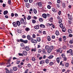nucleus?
<instances>
[{
	"label": "nucleus",
	"instance_id": "1",
	"mask_svg": "<svg viewBox=\"0 0 73 73\" xmlns=\"http://www.w3.org/2000/svg\"><path fill=\"white\" fill-rule=\"evenodd\" d=\"M16 23L15 22H13V26L14 27H17V25L18 26H20L21 25V23L19 21H17Z\"/></svg>",
	"mask_w": 73,
	"mask_h": 73
},
{
	"label": "nucleus",
	"instance_id": "2",
	"mask_svg": "<svg viewBox=\"0 0 73 73\" xmlns=\"http://www.w3.org/2000/svg\"><path fill=\"white\" fill-rule=\"evenodd\" d=\"M20 41L21 42H23V43L25 44H27L28 43V41L27 40H24L23 39H20Z\"/></svg>",
	"mask_w": 73,
	"mask_h": 73
},
{
	"label": "nucleus",
	"instance_id": "3",
	"mask_svg": "<svg viewBox=\"0 0 73 73\" xmlns=\"http://www.w3.org/2000/svg\"><path fill=\"white\" fill-rule=\"evenodd\" d=\"M23 49H25V50L27 51H29L30 49V48H29V46H26V47L25 46V47H24L23 48Z\"/></svg>",
	"mask_w": 73,
	"mask_h": 73
},
{
	"label": "nucleus",
	"instance_id": "4",
	"mask_svg": "<svg viewBox=\"0 0 73 73\" xmlns=\"http://www.w3.org/2000/svg\"><path fill=\"white\" fill-rule=\"evenodd\" d=\"M31 41L32 43L36 44L37 43V41L36 39H31Z\"/></svg>",
	"mask_w": 73,
	"mask_h": 73
},
{
	"label": "nucleus",
	"instance_id": "5",
	"mask_svg": "<svg viewBox=\"0 0 73 73\" xmlns=\"http://www.w3.org/2000/svg\"><path fill=\"white\" fill-rule=\"evenodd\" d=\"M63 51V50L62 48H60L59 49L57 50L56 51L57 52H59L60 53H62V51Z\"/></svg>",
	"mask_w": 73,
	"mask_h": 73
},
{
	"label": "nucleus",
	"instance_id": "6",
	"mask_svg": "<svg viewBox=\"0 0 73 73\" xmlns=\"http://www.w3.org/2000/svg\"><path fill=\"white\" fill-rule=\"evenodd\" d=\"M36 4L37 5H38L39 6V7H42V4L40 2H39L38 3L37 2Z\"/></svg>",
	"mask_w": 73,
	"mask_h": 73
},
{
	"label": "nucleus",
	"instance_id": "7",
	"mask_svg": "<svg viewBox=\"0 0 73 73\" xmlns=\"http://www.w3.org/2000/svg\"><path fill=\"white\" fill-rule=\"evenodd\" d=\"M39 26L40 25H37L35 26L34 27V28L36 30L38 29L39 28Z\"/></svg>",
	"mask_w": 73,
	"mask_h": 73
},
{
	"label": "nucleus",
	"instance_id": "8",
	"mask_svg": "<svg viewBox=\"0 0 73 73\" xmlns=\"http://www.w3.org/2000/svg\"><path fill=\"white\" fill-rule=\"evenodd\" d=\"M25 20L23 18H21V20H20V22L21 24H23V23L24 22Z\"/></svg>",
	"mask_w": 73,
	"mask_h": 73
},
{
	"label": "nucleus",
	"instance_id": "9",
	"mask_svg": "<svg viewBox=\"0 0 73 73\" xmlns=\"http://www.w3.org/2000/svg\"><path fill=\"white\" fill-rule=\"evenodd\" d=\"M67 53L72 54V50L71 49H70L69 50H67Z\"/></svg>",
	"mask_w": 73,
	"mask_h": 73
},
{
	"label": "nucleus",
	"instance_id": "10",
	"mask_svg": "<svg viewBox=\"0 0 73 73\" xmlns=\"http://www.w3.org/2000/svg\"><path fill=\"white\" fill-rule=\"evenodd\" d=\"M42 17L43 18L46 19L47 17V15L46 14H42Z\"/></svg>",
	"mask_w": 73,
	"mask_h": 73
},
{
	"label": "nucleus",
	"instance_id": "11",
	"mask_svg": "<svg viewBox=\"0 0 73 73\" xmlns=\"http://www.w3.org/2000/svg\"><path fill=\"white\" fill-rule=\"evenodd\" d=\"M36 40H37V41H38V42H40V41L41 40V39L40 37H38L36 38Z\"/></svg>",
	"mask_w": 73,
	"mask_h": 73
},
{
	"label": "nucleus",
	"instance_id": "12",
	"mask_svg": "<svg viewBox=\"0 0 73 73\" xmlns=\"http://www.w3.org/2000/svg\"><path fill=\"white\" fill-rule=\"evenodd\" d=\"M23 54L25 56H27V52L26 51H23Z\"/></svg>",
	"mask_w": 73,
	"mask_h": 73
},
{
	"label": "nucleus",
	"instance_id": "13",
	"mask_svg": "<svg viewBox=\"0 0 73 73\" xmlns=\"http://www.w3.org/2000/svg\"><path fill=\"white\" fill-rule=\"evenodd\" d=\"M55 34L56 36H58L59 35V32L58 31L56 30L55 32Z\"/></svg>",
	"mask_w": 73,
	"mask_h": 73
},
{
	"label": "nucleus",
	"instance_id": "14",
	"mask_svg": "<svg viewBox=\"0 0 73 73\" xmlns=\"http://www.w3.org/2000/svg\"><path fill=\"white\" fill-rule=\"evenodd\" d=\"M62 6L63 8H66V4L65 3H62Z\"/></svg>",
	"mask_w": 73,
	"mask_h": 73
},
{
	"label": "nucleus",
	"instance_id": "15",
	"mask_svg": "<svg viewBox=\"0 0 73 73\" xmlns=\"http://www.w3.org/2000/svg\"><path fill=\"white\" fill-rule=\"evenodd\" d=\"M54 56L52 55H50L48 57V58H49V59H51L53 58Z\"/></svg>",
	"mask_w": 73,
	"mask_h": 73
},
{
	"label": "nucleus",
	"instance_id": "16",
	"mask_svg": "<svg viewBox=\"0 0 73 73\" xmlns=\"http://www.w3.org/2000/svg\"><path fill=\"white\" fill-rule=\"evenodd\" d=\"M40 27L41 28H44L45 27V26L43 24H40Z\"/></svg>",
	"mask_w": 73,
	"mask_h": 73
},
{
	"label": "nucleus",
	"instance_id": "17",
	"mask_svg": "<svg viewBox=\"0 0 73 73\" xmlns=\"http://www.w3.org/2000/svg\"><path fill=\"white\" fill-rule=\"evenodd\" d=\"M51 38L50 36H47V40L48 41H51Z\"/></svg>",
	"mask_w": 73,
	"mask_h": 73
},
{
	"label": "nucleus",
	"instance_id": "18",
	"mask_svg": "<svg viewBox=\"0 0 73 73\" xmlns=\"http://www.w3.org/2000/svg\"><path fill=\"white\" fill-rule=\"evenodd\" d=\"M26 7H27V8H29L30 7V5L29 4V3H27L25 5Z\"/></svg>",
	"mask_w": 73,
	"mask_h": 73
},
{
	"label": "nucleus",
	"instance_id": "19",
	"mask_svg": "<svg viewBox=\"0 0 73 73\" xmlns=\"http://www.w3.org/2000/svg\"><path fill=\"white\" fill-rule=\"evenodd\" d=\"M8 13V11H4L3 12V14L4 15H6Z\"/></svg>",
	"mask_w": 73,
	"mask_h": 73
},
{
	"label": "nucleus",
	"instance_id": "20",
	"mask_svg": "<svg viewBox=\"0 0 73 73\" xmlns=\"http://www.w3.org/2000/svg\"><path fill=\"white\" fill-rule=\"evenodd\" d=\"M56 60L57 61V63L58 64H59L60 61L59 60V57H57L56 58Z\"/></svg>",
	"mask_w": 73,
	"mask_h": 73
},
{
	"label": "nucleus",
	"instance_id": "21",
	"mask_svg": "<svg viewBox=\"0 0 73 73\" xmlns=\"http://www.w3.org/2000/svg\"><path fill=\"white\" fill-rule=\"evenodd\" d=\"M30 29L29 27L25 28V31H26V32H28V31H30Z\"/></svg>",
	"mask_w": 73,
	"mask_h": 73
},
{
	"label": "nucleus",
	"instance_id": "22",
	"mask_svg": "<svg viewBox=\"0 0 73 73\" xmlns=\"http://www.w3.org/2000/svg\"><path fill=\"white\" fill-rule=\"evenodd\" d=\"M27 38L28 40H31L30 36L29 35H28L27 36Z\"/></svg>",
	"mask_w": 73,
	"mask_h": 73
},
{
	"label": "nucleus",
	"instance_id": "23",
	"mask_svg": "<svg viewBox=\"0 0 73 73\" xmlns=\"http://www.w3.org/2000/svg\"><path fill=\"white\" fill-rule=\"evenodd\" d=\"M54 64V63L53 62H51L49 63V65L50 66H52Z\"/></svg>",
	"mask_w": 73,
	"mask_h": 73
},
{
	"label": "nucleus",
	"instance_id": "24",
	"mask_svg": "<svg viewBox=\"0 0 73 73\" xmlns=\"http://www.w3.org/2000/svg\"><path fill=\"white\" fill-rule=\"evenodd\" d=\"M45 62L46 64H48L49 62V60L48 59H46Z\"/></svg>",
	"mask_w": 73,
	"mask_h": 73
},
{
	"label": "nucleus",
	"instance_id": "25",
	"mask_svg": "<svg viewBox=\"0 0 73 73\" xmlns=\"http://www.w3.org/2000/svg\"><path fill=\"white\" fill-rule=\"evenodd\" d=\"M13 70L14 71H17V68L16 67H14L13 68Z\"/></svg>",
	"mask_w": 73,
	"mask_h": 73
},
{
	"label": "nucleus",
	"instance_id": "26",
	"mask_svg": "<svg viewBox=\"0 0 73 73\" xmlns=\"http://www.w3.org/2000/svg\"><path fill=\"white\" fill-rule=\"evenodd\" d=\"M33 11L34 13H35V14H36V13H37V11H36V9H33Z\"/></svg>",
	"mask_w": 73,
	"mask_h": 73
},
{
	"label": "nucleus",
	"instance_id": "27",
	"mask_svg": "<svg viewBox=\"0 0 73 73\" xmlns=\"http://www.w3.org/2000/svg\"><path fill=\"white\" fill-rule=\"evenodd\" d=\"M31 17L30 16V15H28V17H27V19L28 20H29L31 19Z\"/></svg>",
	"mask_w": 73,
	"mask_h": 73
},
{
	"label": "nucleus",
	"instance_id": "28",
	"mask_svg": "<svg viewBox=\"0 0 73 73\" xmlns=\"http://www.w3.org/2000/svg\"><path fill=\"white\" fill-rule=\"evenodd\" d=\"M32 61H35V60H36V59L35 58V57H33L32 58Z\"/></svg>",
	"mask_w": 73,
	"mask_h": 73
},
{
	"label": "nucleus",
	"instance_id": "29",
	"mask_svg": "<svg viewBox=\"0 0 73 73\" xmlns=\"http://www.w3.org/2000/svg\"><path fill=\"white\" fill-rule=\"evenodd\" d=\"M49 46H48L47 45L46 46H45V49H46V50H48V49H49Z\"/></svg>",
	"mask_w": 73,
	"mask_h": 73
},
{
	"label": "nucleus",
	"instance_id": "30",
	"mask_svg": "<svg viewBox=\"0 0 73 73\" xmlns=\"http://www.w3.org/2000/svg\"><path fill=\"white\" fill-rule=\"evenodd\" d=\"M69 63H65V66H66V67H68V66H69Z\"/></svg>",
	"mask_w": 73,
	"mask_h": 73
},
{
	"label": "nucleus",
	"instance_id": "31",
	"mask_svg": "<svg viewBox=\"0 0 73 73\" xmlns=\"http://www.w3.org/2000/svg\"><path fill=\"white\" fill-rule=\"evenodd\" d=\"M20 45L21 47H25V46L24 44H23V43H21L20 44Z\"/></svg>",
	"mask_w": 73,
	"mask_h": 73
},
{
	"label": "nucleus",
	"instance_id": "32",
	"mask_svg": "<svg viewBox=\"0 0 73 73\" xmlns=\"http://www.w3.org/2000/svg\"><path fill=\"white\" fill-rule=\"evenodd\" d=\"M52 51V49L51 48H49L48 49V50L47 51V52L48 53H50Z\"/></svg>",
	"mask_w": 73,
	"mask_h": 73
},
{
	"label": "nucleus",
	"instance_id": "33",
	"mask_svg": "<svg viewBox=\"0 0 73 73\" xmlns=\"http://www.w3.org/2000/svg\"><path fill=\"white\" fill-rule=\"evenodd\" d=\"M68 32L69 33H71L72 32V30L71 29H68Z\"/></svg>",
	"mask_w": 73,
	"mask_h": 73
},
{
	"label": "nucleus",
	"instance_id": "34",
	"mask_svg": "<svg viewBox=\"0 0 73 73\" xmlns=\"http://www.w3.org/2000/svg\"><path fill=\"white\" fill-rule=\"evenodd\" d=\"M59 26L60 28H62L63 26L62 23H60V24L59 25Z\"/></svg>",
	"mask_w": 73,
	"mask_h": 73
},
{
	"label": "nucleus",
	"instance_id": "35",
	"mask_svg": "<svg viewBox=\"0 0 73 73\" xmlns=\"http://www.w3.org/2000/svg\"><path fill=\"white\" fill-rule=\"evenodd\" d=\"M43 19L42 18H40L39 19V21H40V22H42L43 21Z\"/></svg>",
	"mask_w": 73,
	"mask_h": 73
},
{
	"label": "nucleus",
	"instance_id": "36",
	"mask_svg": "<svg viewBox=\"0 0 73 73\" xmlns=\"http://www.w3.org/2000/svg\"><path fill=\"white\" fill-rule=\"evenodd\" d=\"M36 22V21H35V20L34 19L32 20V23H33V24H35Z\"/></svg>",
	"mask_w": 73,
	"mask_h": 73
},
{
	"label": "nucleus",
	"instance_id": "37",
	"mask_svg": "<svg viewBox=\"0 0 73 73\" xmlns=\"http://www.w3.org/2000/svg\"><path fill=\"white\" fill-rule=\"evenodd\" d=\"M43 63H44V60H41L40 61V64H43Z\"/></svg>",
	"mask_w": 73,
	"mask_h": 73
},
{
	"label": "nucleus",
	"instance_id": "38",
	"mask_svg": "<svg viewBox=\"0 0 73 73\" xmlns=\"http://www.w3.org/2000/svg\"><path fill=\"white\" fill-rule=\"evenodd\" d=\"M52 11L54 12H56V10H55V9L54 8H52Z\"/></svg>",
	"mask_w": 73,
	"mask_h": 73
},
{
	"label": "nucleus",
	"instance_id": "39",
	"mask_svg": "<svg viewBox=\"0 0 73 73\" xmlns=\"http://www.w3.org/2000/svg\"><path fill=\"white\" fill-rule=\"evenodd\" d=\"M66 31V29L65 28H63V29H62V31L63 32H65Z\"/></svg>",
	"mask_w": 73,
	"mask_h": 73
},
{
	"label": "nucleus",
	"instance_id": "40",
	"mask_svg": "<svg viewBox=\"0 0 73 73\" xmlns=\"http://www.w3.org/2000/svg\"><path fill=\"white\" fill-rule=\"evenodd\" d=\"M62 22V19H60L58 22L59 24H60V23H61Z\"/></svg>",
	"mask_w": 73,
	"mask_h": 73
},
{
	"label": "nucleus",
	"instance_id": "41",
	"mask_svg": "<svg viewBox=\"0 0 73 73\" xmlns=\"http://www.w3.org/2000/svg\"><path fill=\"white\" fill-rule=\"evenodd\" d=\"M63 38L64 40H66V36H63Z\"/></svg>",
	"mask_w": 73,
	"mask_h": 73
},
{
	"label": "nucleus",
	"instance_id": "42",
	"mask_svg": "<svg viewBox=\"0 0 73 73\" xmlns=\"http://www.w3.org/2000/svg\"><path fill=\"white\" fill-rule=\"evenodd\" d=\"M47 7L48 9H51V6H50V5H48Z\"/></svg>",
	"mask_w": 73,
	"mask_h": 73
},
{
	"label": "nucleus",
	"instance_id": "43",
	"mask_svg": "<svg viewBox=\"0 0 73 73\" xmlns=\"http://www.w3.org/2000/svg\"><path fill=\"white\" fill-rule=\"evenodd\" d=\"M22 37L23 38H26V36L25 35H23L22 36Z\"/></svg>",
	"mask_w": 73,
	"mask_h": 73
},
{
	"label": "nucleus",
	"instance_id": "44",
	"mask_svg": "<svg viewBox=\"0 0 73 73\" xmlns=\"http://www.w3.org/2000/svg\"><path fill=\"white\" fill-rule=\"evenodd\" d=\"M64 54H61V56L62 57V58H64L65 57V56H66L65 55H64Z\"/></svg>",
	"mask_w": 73,
	"mask_h": 73
},
{
	"label": "nucleus",
	"instance_id": "45",
	"mask_svg": "<svg viewBox=\"0 0 73 73\" xmlns=\"http://www.w3.org/2000/svg\"><path fill=\"white\" fill-rule=\"evenodd\" d=\"M10 60H8L7 61V63L6 64H10Z\"/></svg>",
	"mask_w": 73,
	"mask_h": 73
},
{
	"label": "nucleus",
	"instance_id": "46",
	"mask_svg": "<svg viewBox=\"0 0 73 73\" xmlns=\"http://www.w3.org/2000/svg\"><path fill=\"white\" fill-rule=\"evenodd\" d=\"M58 14L59 16H60V15L61 14V11H59L58 12Z\"/></svg>",
	"mask_w": 73,
	"mask_h": 73
},
{
	"label": "nucleus",
	"instance_id": "47",
	"mask_svg": "<svg viewBox=\"0 0 73 73\" xmlns=\"http://www.w3.org/2000/svg\"><path fill=\"white\" fill-rule=\"evenodd\" d=\"M32 51H34V52H36V48H35L34 49L33 48L31 50Z\"/></svg>",
	"mask_w": 73,
	"mask_h": 73
},
{
	"label": "nucleus",
	"instance_id": "48",
	"mask_svg": "<svg viewBox=\"0 0 73 73\" xmlns=\"http://www.w3.org/2000/svg\"><path fill=\"white\" fill-rule=\"evenodd\" d=\"M18 66V68H21L22 67V66L21 65V64H19Z\"/></svg>",
	"mask_w": 73,
	"mask_h": 73
},
{
	"label": "nucleus",
	"instance_id": "49",
	"mask_svg": "<svg viewBox=\"0 0 73 73\" xmlns=\"http://www.w3.org/2000/svg\"><path fill=\"white\" fill-rule=\"evenodd\" d=\"M29 69H27V70L25 71V73H28V72H29Z\"/></svg>",
	"mask_w": 73,
	"mask_h": 73
},
{
	"label": "nucleus",
	"instance_id": "50",
	"mask_svg": "<svg viewBox=\"0 0 73 73\" xmlns=\"http://www.w3.org/2000/svg\"><path fill=\"white\" fill-rule=\"evenodd\" d=\"M62 48L63 49H66V46H64L62 47Z\"/></svg>",
	"mask_w": 73,
	"mask_h": 73
},
{
	"label": "nucleus",
	"instance_id": "51",
	"mask_svg": "<svg viewBox=\"0 0 73 73\" xmlns=\"http://www.w3.org/2000/svg\"><path fill=\"white\" fill-rule=\"evenodd\" d=\"M42 52L43 54H46V52H45V49L42 50Z\"/></svg>",
	"mask_w": 73,
	"mask_h": 73
},
{
	"label": "nucleus",
	"instance_id": "52",
	"mask_svg": "<svg viewBox=\"0 0 73 73\" xmlns=\"http://www.w3.org/2000/svg\"><path fill=\"white\" fill-rule=\"evenodd\" d=\"M13 72V70H10L9 72V73H12Z\"/></svg>",
	"mask_w": 73,
	"mask_h": 73
},
{
	"label": "nucleus",
	"instance_id": "53",
	"mask_svg": "<svg viewBox=\"0 0 73 73\" xmlns=\"http://www.w3.org/2000/svg\"><path fill=\"white\" fill-rule=\"evenodd\" d=\"M70 48H73V45L72 44H70L69 45Z\"/></svg>",
	"mask_w": 73,
	"mask_h": 73
},
{
	"label": "nucleus",
	"instance_id": "54",
	"mask_svg": "<svg viewBox=\"0 0 73 73\" xmlns=\"http://www.w3.org/2000/svg\"><path fill=\"white\" fill-rule=\"evenodd\" d=\"M55 35H52V39H54L55 38Z\"/></svg>",
	"mask_w": 73,
	"mask_h": 73
},
{
	"label": "nucleus",
	"instance_id": "55",
	"mask_svg": "<svg viewBox=\"0 0 73 73\" xmlns=\"http://www.w3.org/2000/svg\"><path fill=\"white\" fill-rule=\"evenodd\" d=\"M69 43H70L71 44H73V42L72 41V40H70L69 42Z\"/></svg>",
	"mask_w": 73,
	"mask_h": 73
},
{
	"label": "nucleus",
	"instance_id": "56",
	"mask_svg": "<svg viewBox=\"0 0 73 73\" xmlns=\"http://www.w3.org/2000/svg\"><path fill=\"white\" fill-rule=\"evenodd\" d=\"M14 15L15 17H17V16H18V15L17 14V13H15Z\"/></svg>",
	"mask_w": 73,
	"mask_h": 73
},
{
	"label": "nucleus",
	"instance_id": "57",
	"mask_svg": "<svg viewBox=\"0 0 73 73\" xmlns=\"http://www.w3.org/2000/svg\"><path fill=\"white\" fill-rule=\"evenodd\" d=\"M11 17H13L14 16V13H12L11 14Z\"/></svg>",
	"mask_w": 73,
	"mask_h": 73
},
{
	"label": "nucleus",
	"instance_id": "58",
	"mask_svg": "<svg viewBox=\"0 0 73 73\" xmlns=\"http://www.w3.org/2000/svg\"><path fill=\"white\" fill-rule=\"evenodd\" d=\"M27 22L26 21H25V22L24 21L23 24L24 25H26L27 24Z\"/></svg>",
	"mask_w": 73,
	"mask_h": 73
},
{
	"label": "nucleus",
	"instance_id": "59",
	"mask_svg": "<svg viewBox=\"0 0 73 73\" xmlns=\"http://www.w3.org/2000/svg\"><path fill=\"white\" fill-rule=\"evenodd\" d=\"M13 60H18V58H17L15 57H14L13 58Z\"/></svg>",
	"mask_w": 73,
	"mask_h": 73
},
{
	"label": "nucleus",
	"instance_id": "60",
	"mask_svg": "<svg viewBox=\"0 0 73 73\" xmlns=\"http://www.w3.org/2000/svg\"><path fill=\"white\" fill-rule=\"evenodd\" d=\"M20 60L17 61V62H16V64H20Z\"/></svg>",
	"mask_w": 73,
	"mask_h": 73
},
{
	"label": "nucleus",
	"instance_id": "61",
	"mask_svg": "<svg viewBox=\"0 0 73 73\" xmlns=\"http://www.w3.org/2000/svg\"><path fill=\"white\" fill-rule=\"evenodd\" d=\"M57 7H58V8H59L60 7V4H57Z\"/></svg>",
	"mask_w": 73,
	"mask_h": 73
},
{
	"label": "nucleus",
	"instance_id": "62",
	"mask_svg": "<svg viewBox=\"0 0 73 73\" xmlns=\"http://www.w3.org/2000/svg\"><path fill=\"white\" fill-rule=\"evenodd\" d=\"M68 19L70 20H72V17L71 16H70L69 17H68Z\"/></svg>",
	"mask_w": 73,
	"mask_h": 73
},
{
	"label": "nucleus",
	"instance_id": "63",
	"mask_svg": "<svg viewBox=\"0 0 73 73\" xmlns=\"http://www.w3.org/2000/svg\"><path fill=\"white\" fill-rule=\"evenodd\" d=\"M32 36L33 38H35L36 35H35V34H33L32 35Z\"/></svg>",
	"mask_w": 73,
	"mask_h": 73
},
{
	"label": "nucleus",
	"instance_id": "64",
	"mask_svg": "<svg viewBox=\"0 0 73 73\" xmlns=\"http://www.w3.org/2000/svg\"><path fill=\"white\" fill-rule=\"evenodd\" d=\"M6 72V73H10V71L9 70H7Z\"/></svg>",
	"mask_w": 73,
	"mask_h": 73
}]
</instances>
